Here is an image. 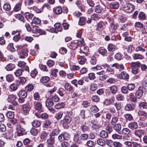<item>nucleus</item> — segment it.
<instances>
[{
  "instance_id": "nucleus-1",
  "label": "nucleus",
  "mask_w": 147,
  "mask_h": 147,
  "mask_svg": "<svg viewBox=\"0 0 147 147\" xmlns=\"http://www.w3.org/2000/svg\"><path fill=\"white\" fill-rule=\"evenodd\" d=\"M71 117L69 116H66L65 118L61 121L63 127L65 128H67L69 127L68 125L71 121Z\"/></svg>"
},
{
  "instance_id": "nucleus-2",
  "label": "nucleus",
  "mask_w": 147,
  "mask_h": 147,
  "mask_svg": "<svg viewBox=\"0 0 147 147\" xmlns=\"http://www.w3.org/2000/svg\"><path fill=\"white\" fill-rule=\"evenodd\" d=\"M54 26L55 27V29L53 28L50 27L49 28L47 29V30L51 32L55 33H57L56 30L59 32H61V31L62 28L59 24L56 23L55 24Z\"/></svg>"
},
{
  "instance_id": "nucleus-3",
  "label": "nucleus",
  "mask_w": 147,
  "mask_h": 147,
  "mask_svg": "<svg viewBox=\"0 0 147 147\" xmlns=\"http://www.w3.org/2000/svg\"><path fill=\"white\" fill-rule=\"evenodd\" d=\"M16 129L17 131V134L18 136H21L26 134L25 130L23 128L21 127L19 124L16 125Z\"/></svg>"
},
{
  "instance_id": "nucleus-4",
  "label": "nucleus",
  "mask_w": 147,
  "mask_h": 147,
  "mask_svg": "<svg viewBox=\"0 0 147 147\" xmlns=\"http://www.w3.org/2000/svg\"><path fill=\"white\" fill-rule=\"evenodd\" d=\"M17 98L14 95H9L7 99V101L9 102H11L14 106H17L18 105V103L15 101Z\"/></svg>"
},
{
  "instance_id": "nucleus-5",
  "label": "nucleus",
  "mask_w": 147,
  "mask_h": 147,
  "mask_svg": "<svg viewBox=\"0 0 147 147\" xmlns=\"http://www.w3.org/2000/svg\"><path fill=\"white\" fill-rule=\"evenodd\" d=\"M55 137L50 136L49 138L47 140V143L48 147H54L55 143Z\"/></svg>"
},
{
  "instance_id": "nucleus-6",
  "label": "nucleus",
  "mask_w": 147,
  "mask_h": 147,
  "mask_svg": "<svg viewBox=\"0 0 147 147\" xmlns=\"http://www.w3.org/2000/svg\"><path fill=\"white\" fill-rule=\"evenodd\" d=\"M123 10L127 12H130L134 9V5L130 3H127L125 4L123 7Z\"/></svg>"
},
{
  "instance_id": "nucleus-7",
  "label": "nucleus",
  "mask_w": 147,
  "mask_h": 147,
  "mask_svg": "<svg viewBox=\"0 0 147 147\" xmlns=\"http://www.w3.org/2000/svg\"><path fill=\"white\" fill-rule=\"evenodd\" d=\"M144 131L142 129H139L135 130L134 134L135 136L140 138H141L142 136L144 135Z\"/></svg>"
},
{
  "instance_id": "nucleus-8",
  "label": "nucleus",
  "mask_w": 147,
  "mask_h": 147,
  "mask_svg": "<svg viewBox=\"0 0 147 147\" xmlns=\"http://www.w3.org/2000/svg\"><path fill=\"white\" fill-rule=\"evenodd\" d=\"M28 50L27 49H24L22 50L18 53L20 58L24 59L28 56Z\"/></svg>"
},
{
  "instance_id": "nucleus-9",
  "label": "nucleus",
  "mask_w": 147,
  "mask_h": 147,
  "mask_svg": "<svg viewBox=\"0 0 147 147\" xmlns=\"http://www.w3.org/2000/svg\"><path fill=\"white\" fill-rule=\"evenodd\" d=\"M26 63L24 61H20L18 63V65L19 67H23L22 70L23 71H28L29 68L28 66L26 65Z\"/></svg>"
},
{
  "instance_id": "nucleus-10",
  "label": "nucleus",
  "mask_w": 147,
  "mask_h": 147,
  "mask_svg": "<svg viewBox=\"0 0 147 147\" xmlns=\"http://www.w3.org/2000/svg\"><path fill=\"white\" fill-rule=\"evenodd\" d=\"M128 127L132 130L137 129L138 127L137 123L136 122H131L128 124Z\"/></svg>"
},
{
  "instance_id": "nucleus-11",
  "label": "nucleus",
  "mask_w": 147,
  "mask_h": 147,
  "mask_svg": "<svg viewBox=\"0 0 147 147\" xmlns=\"http://www.w3.org/2000/svg\"><path fill=\"white\" fill-rule=\"evenodd\" d=\"M31 109V107L28 104H24L23 106V113L24 115H26Z\"/></svg>"
},
{
  "instance_id": "nucleus-12",
  "label": "nucleus",
  "mask_w": 147,
  "mask_h": 147,
  "mask_svg": "<svg viewBox=\"0 0 147 147\" xmlns=\"http://www.w3.org/2000/svg\"><path fill=\"white\" fill-rule=\"evenodd\" d=\"M17 121V120L15 119L9 120L7 121V125L9 127L11 128L16 123Z\"/></svg>"
},
{
  "instance_id": "nucleus-13",
  "label": "nucleus",
  "mask_w": 147,
  "mask_h": 147,
  "mask_svg": "<svg viewBox=\"0 0 147 147\" xmlns=\"http://www.w3.org/2000/svg\"><path fill=\"white\" fill-rule=\"evenodd\" d=\"M105 24L102 22H100L98 23L96 29L98 31H101L105 28Z\"/></svg>"
},
{
  "instance_id": "nucleus-14",
  "label": "nucleus",
  "mask_w": 147,
  "mask_h": 147,
  "mask_svg": "<svg viewBox=\"0 0 147 147\" xmlns=\"http://www.w3.org/2000/svg\"><path fill=\"white\" fill-rule=\"evenodd\" d=\"M119 4L118 2L114 1L110 4V7L112 9H117L119 7Z\"/></svg>"
},
{
  "instance_id": "nucleus-15",
  "label": "nucleus",
  "mask_w": 147,
  "mask_h": 147,
  "mask_svg": "<svg viewBox=\"0 0 147 147\" xmlns=\"http://www.w3.org/2000/svg\"><path fill=\"white\" fill-rule=\"evenodd\" d=\"M35 115L38 118H41L43 119H46L48 117V115L45 113H44L41 114L38 113H36Z\"/></svg>"
},
{
  "instance_id": "nucleus-16",
  "label": "nucleus",
  "mask_w": 147,
  "mask_h": 147,
  "mask_svg": "<svg viewBox=\"0 0 147 147\" xmlns=\"http://www.w3.org/2000/svg\"><path fill=\"white\" fill-rule=\"evenodd\" d=\"M119 77L121 79H127L129 78V76L125 72L123 71L119 75Z\"/></svg>"
},
{
  "instance_id": "nucleus-17",
  "label": "nucleus",
  "mask_w": 147,
  "mask_h": 147,
  "mask_svg": "<svg viewBox=\"0 0 147 147\" xmlns=\"http://www.w3.org/2000/svg\"><path fill=\"white\" fill-rule=\"evenodd\" d=\"M141 65V63L139 61L132 62L130 63V67L132 69L137 68Z\"/></svg>"
},
{
  "instance_id": "nucleus-18",
  "label": "nucleus",
  "mask_w": 147,
  "mask_h": 147,
  "mask_svg": "<svg viewBox=\"0 0 147 147\" xmlns=\"http://www.w3.org/2000/svg\"><path fill=\"white\" fill-rule=\"evenodd\" d=\"M121 124H115V125L114 126L113 128L117 132H118L121 129V124L122 125L125 126V123L124 122L122 123V122L120 123Z\"/></svg>"
},
{
  "instance_id": "nucleus-19",
  "label": "nucleus",
  "mask_w": 147,
  "mask_h": 147,
  "mask_svg": "<svg viewBox=\"0 0 147 147\" xmlns=\"http://www.w3.org/2000/svg\"><path fill=\"white\" fill-rule=\"evenodd\" d=\"M34 109L38 111H40L42 109V105L40 102H36L34 103Z\"/></svg>"
},
{
  "instance_id": "nucleus-20",
  "label": "nucleus",
  "mask_w": 147,
  "mask_h": 147,
  "mask_svg": "<svg viewBox=\"0 0 147 147\" xmlns=\"http://www.w3.org/2000/svg\"><path fill=\"white\" fill-rule=\"evenodd\" d=\"M143 91L141 88H139L135 93V96L137 98H140L143 95Z\"/></svg>"
},
{
  "instance_id": "nucleus-21",
  "label": "nucleus",
  "mask_w": 147,
  "mask_h": 147,
  "mask_svg": "<svg viewBox=\"0 0 147 147\" xmlns=\"http://www.w3.org/2000/svg\"><path fill=\"white\" fill-rule=\"evenodd\" d=\"M91 123L92 125V127L93 129H96L100 127V125L98 124L97 122L94 120H92L91 121Z\"/></svg>"
},
{
  "instance_id": "nucleus-22",
  "label": "nucleus",
  "mask_w": 147,
  "mask_h": 147,
  "mask_svg": "<svg viewBox=\"0 0 147 147\" xmlns=\"http://www.w3.org/2000/svg\"><path fill=\"white\" fill-rule=\"evenodd\" d=\"M18 95L19 97L25 98L27 96V94L26 92L24 90H20L18 93Z\"/></svg>"
},
{
  "instance_id": "nucleus-23",
  "label": "nucleus",
  "mask_w": 147,
  "mask_h": 147,
  "mask_svg": "<svg viewBox=\"0 0 147 147\" xmlns=\"http://www.w3.org/2000/svg\"><path fill=\"white\" fill-rule=\"evenodd\" d=\"M15 67V65L12 63H9L5 67V68L7 71H12Z\"/></svg>"
},
{
  "instance_id": "nucleus-24",
  "label": "nucleus",
  "mask_w": 147,
  "mask_h": 147,
  "mask_svg": "<svg viewBox=\"0 0 147 147\" xmlns=\"http://www.w3.org/2000/svg\"><path fill=\"white\" fill-rule=\"evenodd\" d=\"M59 132V129L57 128L53 129L52 132L50 133L49 136L54 137L55 135H57Z\"/></svg>"
},
{
  "instance_id": "nucleus-25",
  "label": "nucleus",
  "mask_w": 147,
  "mask_h": 147,
  "mask_svg": "<svg viewBox=\"0 0 147 147\" xmlns=\"http://www.w3.org/2000/svg\"><path fill=\"white\" fill-rule=\"evenodd\" d=\"M45 85L47 87H53V89L51 90H50L49 91V92L51 94H52L54 92H55L57 90V88L55 86H53V84L52 83H49L47 84H45Z\"/></svg>"
},
{
  "instance_id": "nucleus-26",
  "label": "nucleus",
  "mask_w": 147,
  "mask_h": 147,
  "mask_svg": "<svg viewBox=\"0 0 147 147\" xmlns=\"http://www.w3.org/2000/svg\"><path fill=\"white\" fill-rule=\"evenodd\" d=\"M133 57L134 59H142L144 58V57L142 55L138 53L134 54Z\"/></svg>"
},
{
  "instance_id": "nucleus-27",
  "label": "nucleus",
  "mask_w": 147,
  "mask_h": 147,
  "mask_svg": "<svg viewBox=\"0 0 147 147\" xmlns=\"http://www.w3.org/2000/svg\"><path fill=\"white\" fill-rule=\"evenodd\" d=\"M97 144L101 146H104L106 144L105 140L101 138H99L97 140Z\"/></svg>"
},
{
  "instance_id": "nucleus-28",
  "label": "nucleus",
  "mask_w": 147,
  "mask_h": 147,
  "mask_svg": "<svg viewBox=\"0 0 147 147\" xmlns=\"http://www.w3.org/2000/svg\"><path fill=\"white\" fill-rule=\"evenodd\" d=\"M18 88V85L15 83H13L11 84L9 86V89L11 91H15Z\"/></svg>"
},
{
  "instance_id": "nucleus-29",
  "label": "nucleus",
  "mask_w": 147,
  "mask_h": 147,
  "mask_svg": "<svg viewBox=\"0 0 147 147\" xmlns=\"http://www.w3.org/2000/svg\"><path fill=\"white\" fill-rule=\"evenodd\" d=\"M115 46L112 43L109 44L108 45L107 48L109 51H113L115 50Z\"/></svg>"
},
{
  "instance_id": "nucleus-30",
  "label": "nucleus",
  "mask_w": 147,
  "mask_h": 147,
  "mask_svg": "<svg viewBox=\"0 0 147 147\" xmlns=\"http://www.w3.org/2000/svg\"><path fill=\"white\" fill-rule=\"evenodd\" d=\"M46 106L48 107L52 106L53 105V102L51 99H47L45 102Z\"/></svg>"
},
{
  "instance_id": "nucleus-31",
  "label": "nucleus",
  "mask_w": 147,
  "mask_h": 147,
  "mask_svg": "<svg viewBox=\"0 0 147 147\" xmlns=\"http://www.w3.org/2000/svg\"><path fill=\"white\" fill-rule=\"evenodd\" d=\"M6 80L8 82H11L14 80L13 76L11 74H8L6 76Z\"/></svg>"
},
{
  "instance_id": "nucleus-32",
  "label": "nucleus",
  "mask_w": 147,
  "mask_h": 147,
  "mask_svg": "<svg viewBox=\"0 0 147 147\" xmlns=\"http://www.w3.org/2000/svg\"><path fill=\"white\" fill-rule=\"evenodd\" d=\"M50 80V78L48 76L42 77L40 79V82L42 83H46Z\"/></svg>"
},
{
  "instance_id": "nucleus-33",
  "label": "nucleus",
  "mask_w": 147,
  "mask_h": 147,
  "mask_svg": "<svg viewBox=\"0 0 147 147\" xmlns=\"http://www.w3.org/2000/svg\"><path fill=\"white\" fill-rule=\"evenodd\" d=\"M40 131V129H36L34 128H32L30 131L31 134L34 136H36Z\"/></svg>"
},
{
  "instance_id": "nucleus-34",
  "label": "nucleus",
  "mask_w": 147,
  "mask_h": 147,
  "mask_svg": "<svg viewBox=\"0 0 147 147\" xmlns=\"http://www.w3.org/2000/svg\"><path fill=\"white\" fill-rule=\"evenodd\" d=\"M33 127H38L41 125V123L40 121L38 120H34L32 123Z\"/></svg>"
},
{
  "instance_id": "nucleus-35",
  "label": "nucleus",
  "mask_w": 147,
  "mask_h": 147,
  "mask_svg": "<svg viewBox=\"0 0 147 147\" xmlns=\"http://www.w3.org/2000/svg\"><path fill=\"white\" fill-rule=\"evenodd\" d=\"M135 106L134 105H131L130 104H127L125 107V109L126 111H130L133 110L134 109Z\"/></svg>"
},
{
  "instance_id": "nucleus-36",
  "label": "nucleus",
  "mask_w": 147,
  "mask_h": 147,
  "mask_svg": "<svg viewBox=\"0 0 147 147\" xmlns=\"http://www.w3.org/2000/svg\"><path fill=\"white\" fill-rule=\"evenodd\" d=\"M45 8H47V9H49L50 7L49 4L47 3L44 4L42 7V8L38 11H36L38 13H40Z\"/></svg>"
},
{
  "instance_id": "nucleus-37",
  "label": "nucleus",
  "mask_w": 147,
  "mask_h": 147,
  "mask_svg": "<svg viewBox=\"0 0 147 147\" xmlns=\"http://www.w3.org/2000/svg\"><path fill=\"white\" fill-rule=\"evenodd\" d=\"M65 88L68 91H71L73 89L72 87L68 83L65 84Z\"/></svg>"
},
{
  "instance_id": "nucleus-38",
  "label": "nucleus",
  "mask_w": 147,
  "mask_h": 147,
  "mask_svg": "<svg viewBox=\"0 0 147 147\" xmlns=\"http://www.w3.org/2000/svg\"><path fill=\"white\" fill-rule=\"evenodd\" d=\"M74 141L78 144H80L82 143L81 141L79 139V136L78 134H75L74 138Z\"/></svg>"
},
{
  "instance_id": "nucleus-39",
  "label": "nucleus",
  "mask_w": 147,
  "mask_h": 147,
  "mask_svg": "<svg viewBox=\"0 0 147 147\" xmlns=\"http://www.w3.org/2000/svg\"><path fill=\"white\" fill-rule=\"evenodd\" d=\"M131 132L130 130L127 128H123L122 131V134L123 135H127L129 134Z\"/></svg>"
},
{
  "instance_id": "nucleus-40",
  "label": "nucleus",
  "mask_w": 147,
  "mask_h": 147,
  "mask_svg": "<svg viewBox=\"0 0 147 147\" xmlns=\"http://www.w3.org/2000/svg\"><path fill=\"white\" fill-rule=\"evenodd\" d=\"M91 111L94 113H96L99 111V109L95 105H92L90 107Z\"/></svg>"
},
{
  "instance_id": "nucleus-41",
  "label": "nucleus",
  "mask_w": 147,
  "mask_h": 147,
  "mask_svg": "<svg viewBox=\"0 0 147 147\" xmlns=\"http://www.w3.org/2000/svg\"><path fill=\"white\" fill-rule=\"evenodd\" d=\"M138 17L140 20H144L146 18L145 14L142 12H140L138 16Z\"/></svg>"
},
{
  "instance_id": "nucleus-42",
  "label": "nucleus",
  "mask_w": 147,
  "mask_h": 147,
  "mask_svg": "<svg viewBox=\"0 0 147 147\" xmlns=\"http://www.w3.org/2000/svg\"><path fill=\"white\" fill-rule=\"evenodd\" d=\"M80 127L81 130L83 132H86L87 131H88L89 130V127L84 125H82Z\"/></svg>"
},
{
  "instance_id": "nucleus-43",
  "label": "nucleus",
  "mask_w": 147,
  "mask_h": 147,
  "mask_svg": "<svg viewBox=\"0 0 147 147\" xmlns=\"http://www.w3.org/2000/svg\"><path fill=\"white\" fill-rule=\"evenodd\" d=\"M100 136L102 138H106L108 136V133L104 130L102 131L100 133Z\"/></svg>"
},
{
  "instance_id": "nucleus-44",
  "label": "nucleus",
  "mask_w": 147,
  "mask_h": 147,
  "mask_svg": "<svg viewBox=\"0 0 147 147\" xmlns=\"http://www.w3.org/2000/svg\"><path fill=\"white\" fill-rule=\"evenodd\" d=\"M77 41H72L70 44V46L72 47L73 49H75L78 47Z\"/></svg>"
},
{
  "instance_id": "nucleus-45",
  "label": "nucleus",
  "mask_w": 147,
  "mask_h": 147,
  "mask_svg": "<svg viewBox=\"0 0 147 147\" xmlns=\"http://www.w3.org/2000/svg\"><path fill=\"white\" fill-rule=\"evenodd\" d=\"M41 20L39 18H34L32 22H31V23L35 24H39Z\"/></svg>"
},
{
  "instance_id": "nucleus-46",
  "label": "nucleus",
  "mask_w": 147,
  "mask_h": 147,
  "mask_svg": "<svg viewBox=\"0 0 147 147\" xmlns=\"http://www.w3.org/2000/svg\"><path fill=\"white\" fill-rule=\"evenodd\" d=\"M124 117L127 120L131 121L133 120V117L130 114H126L124 115Z\"/></svg>"
},
{
  "instance_id": "nucleus-47",
  "label": "nucleus",
  "mask_w": 147,
  "mask_h": 147,
  "mask_svg": "<svg viewBox=\"0 0 147 147\" xmlns=\"http://www.w3.org/2000/svg\"><path fill=\"white\" fill-rule=\"evenodd\" d=\"M86 61V59L83 56H81L78 59V62L80 64L83 65L85 63Z\"/></svg>"
},
{
  "instance_id": "nucleus-48",
  "label": "nucleus",
  "mask_w": 147,
  "mask_h": 147,
  "mask_svg": "<svg viewBox=\"0 0 147 147\" xmlns=\"http://www.w3.org/2000/svg\"><path fill=\"white\" fill-rule=\"evenodd\" d=\"M48 134V133L43 132L41 134L40 136V138L43 140H45L46 139Z\"/></svg>"
},
{
  "instance_id": "nucleus-49",
  "label": "nucleus",
  "mask_w": 147,
  "mask_h": 147,
  "mask_svg": "<svg viewBox=\"0 0 147 147\" xmlns=\"http://www.w3.org/2000/svg\"><path fill=\"white\" fill-rule=\"evenodd\" d=\"M65 105V104L63 102L58 103L56 105L55 108L56 109H59L63 108Z\"/></svg>"
},
{
  "instance_id": "nucleus-50",
  "label": "nucleus",
  "mask_w": 147,
  "mask_h": 147,
  "mask_svg": "<svg viewBox=\"0 0 147 147\" xmlns=\"http://www.w3.org/2000/svg\"><path fill=\"white\" fill-rule=\"evenodd\" d=\"M94 145V142L92 141L89 140L87 141L86 145L89 147H93Z\"/></svg>"
},
{
  "instance_id": "nucleus-51",
  "label": "nucleus",
  "mask_w": 147,
  "mask_h": 147,
  "mask_svg": "<svg viewBox=\"0 0 147 147\" xmlns=\"http://www.w3.org/2000/svg\"><path fill=\"white\" fill-rule=\"evenodd\" d=\"M7 117L9 118H12L14 117V113L12 111H8L6 114Z\"/></svg>"
},
{
  "instance_id": "nucleus-52",
  "label": "nucleus",
  "mask_w": 147,
  "mask_h": 147,
  "mask_svg": "<svg viewBox=\"0 0 147 147\" xmlns=\"http://www.w3.org/2000/svg\"><path fill=\"white\" fill-rule=\"evenodd\" d=\"M55 64L54 61L52 60H49L47 62V65L49 67L53 66Z\"/></svg>"
},
{
  "instance_id": "nucleus-53",
  "label": "nucleus",
  "mask_w": 147,
  "mask_h": 147,
  "mask_svg": "<svg viewBox=\"0 0 147 147\" xmlns=\"http://www.w3.org/2000/svg\"><path fill=\"white\" fill-rule=\"evenodd\" d=\"M33 89V86L32 84H29L25 87L26 90L28 91H32Z\"/></svg>"
},
{
  "instance_id": "nucleus-54",
  "label": "nucleus",
  "mask_w": 147,
  "mask_h": 147,
  "mask_svg": "<svg viewBox=\"0 0 147 147\" xmlns=\"http://www.w3.org/2000/svg\"><path fill=\"white\" fill-rule=\"evenodd\" d=\"M40 28L37 26H35L32 27V31L34 33H38L40 31Z\"/></svg>"
},
{
  "instance_id": "nucleus-55",
  "label": "nucleus",
  "mask_w": 147,
  "mask_h": 147,
  "mask_svg": "<svg viewBox=\"0 0 147 147\" xmlns=\"http://www.w3.org/2000/svg\"><path fill=\"white\" fill-rule=\"evenodd\" d=\"M139 106L140 108L145 109H147V103L145 102H141L139 104Z\"/></svg>"
},
{
  "instance_id": "nucleus-56",
  "label": "nucleus",
  "mask_w": 147,
  "mask_h": 147,
  "mask_svg": "<svg viewBox=\"0 0 147 147\" xmlns=\"http://www.w3.org/2000/svg\"><path fill=\"white\" fill-rule=\"evenodd\" d=\"M85 23V18L83 17H80V20L78 23L80 25L82 26Z\"/></svg>"
},
{
  "instance_id": "nucleus-57",
  "label": "nucleus",
  "mask_w": 147,
  "mask_h": 147,
  "mask_svg": "<svg viewBox=\"0 0 147 147\" xmlns=\"http://www.w3.org/2000/svg\"><path fill=\"white\" fill-rule=\"evenodd\" d=\"M118 118L116 117H114L112 118L111 123V124L114 125L116 124V123L118 121Z\"/></svg>"
},
{
  "instance_id": "nucleus-58",
  "label": "nucleus",
  "mask_w": 147,
  "mask_h": 147,
  "mask_svg": "<svg viewBox=\"0 0 147 147\" xmlns=\"http://www.w3.org/2000/svg\"><path fill=\"white\" fill-rule=\"evenodd\" d=\"M102 8L99 5H97L95 7V11L97 13H100L102 11Z\"/></svg>"
},
{
  "instance_id": "nucleus-59",
  "label": "nucleus",
  "mask_w": 147,
  "mask_h": 147,
  "mask_svg": "<svg viewBox=\"0 0 147 147\" xmlns=\"http://www.w3.org/2000/svg\"><path fill=\"white\" fill-rule=\"evenodd\" d=\"M97 89V85L94 84H92L90 86V89L92 91H94Z\"/></svg>"
},
{
  "instance_id": "nucleus-60",
  "label": "nucleus",
  "mask_w": 147,
  "mask_h": 147,
  "mask_svg": "<svg viewBox=\"0 0 147 147\" xmlns=\"http://www.w3.org/2000/svg\"><path fill=\"white\" fill-rule=\"evenodd\" d=\"M112 137L114 139H120L122 138V137L121 135L114 134L112 135Z\"/></svg>"
},
{
  "instance_id": "nucleus-61",
  "label": "nucleus",
  "mask_w": 147,
  "mask_h": 147,
  "mask_svg": "<svg viewBox=\"0 0 147 147\" xmlns=\"http://www.w3.org/2000/svg\"><path fill=\"white\" fill-rule=\"evenodd\" d=\"M88 78L90 80H94L96 77L94 73H90L88 74Z\"/></svg>"
},
{
  "instance_id": "nucleus-62",
  "label": "nucleus",
  "mask_w": 147,
  "mask_h": 147,
  "mask_svg": "<svg viewBox=\"0 0 147 147\" xmlns=\"http://www.w3.org/2000/svg\"><path fill=\"white\" fill-rule=\"evenodd\" d=\"M21 5L20 3L16 4L14 8V11H19L21 8Z\"/></svg>"
},
{
  "instance_id": "nucleus-63",
  "label": "nucleus",
  "mask_w": 147,
  "mask_h": 147,
  "mask_svg": "<svg viewBox=\"0 0 147 147\" xmlns=\"http://www.w3.org/2000/svg\"><path fill=\"white\" fill-rule=\"evenodd\" d=\"M25 17L27 19H30L32 18L33 16L34 15L31 13L28 12H26L24 14Z\"/></svg>"
},
{
  "instance_id": "nucleus-64",
  "label": "nucleus",
  "mask_w": 147,
  "mask_h": 147,
  "mask_svg": "<svg viewBox=\"0 0 147 147\" xmlns=\"http://www.w3.org/2000/svg\"><path fill=\"white\" fill-rule=\"evenodd\" d=\"M22 69H18L14 72V74L17 77L20 76L22 74Z\"/></svg>"
}]
</instances>
